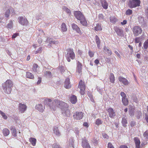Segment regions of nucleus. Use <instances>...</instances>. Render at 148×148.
Returning <instances> with one entry per match:
<instances>
[{"label":"nucleus","mask_w":148,"mask_h":148,"mask_svg":"<svg viewBox=\"0 0 148 148\" xmlns=\"http://www.w3.org/2000/svg\"><path fill=\"white\" fill-rule=\"evenodd\" d=\"M43 103L44 104L49 106L50 109L53 110H56L57 107L60 108L62 110L69 107L66 103L57 99L44 98Z\"/></svg>","instance_id":"nucleus-1"},{"label":"nucleus","mask_w":148,"mask_h":148,"mask_svg":"<svg viewBox=\"0 0 148 148\" xmlns=\"http://www.w3.org/2000/svg\"><path fill=\"white\" fill-rule=\"evenodd\" d=\"M74 15L75 18L80 21V23L83 26H86L88 24L86 19L82 13L79 11H75Z\"/></svg>","instance_id":"nucleus-2"},{"label":"nucleus","mask_w":148,"mask_h":148,"mask_svg":"<svg viewBox=\"0 0 148 148\" xmlns=\"http://www.w3.org/2000/svg\"><path fill=\"white\" fill-rule=\"evenodd\" d=\"M13 83L10 80H8L2 84V89L4 92L6 94H10L12 90Z\"/></svg>","instance_id":"nucleus-3"},{"label":"nucleus","mask_w":148,"mask_h":148,"mask_svg":"<svg viewBox=\"0 0 148 148\" xmlns=\"http://www.w3.org/2000/svg\"><path fill=\"white\" fill-rule=\"evenodd\" d=\"M67 54L65 55L66 59L68 62L71 61V59L73 60L75 58V53L73 49L69 48L67 49Z\"/></svg>","instance_id":"nucleus-4"},{"label":"nucleus","mask_w":148,"mask_h":148,"mask_svg":"<svg viewBox=\"0 0 148 148\" xmlns=\"http://www.w3.org/2000/svg\"><path fill=\"white\" fill-rule=\"evenodd\" d=\"M140 0H130L128 5L130 8H135L140 6Z\"/></svg>","instance_id":"nucleus-5"},{"label":"nucleus","mask_w":148,"mask_h":148,"mask_svg":"<svg viewBox=\"0 0 148 148\" xmlns=\"http://www.w3.org/2000/svg\"><path fill=\"white\" fill-rule=\"evenodd\" d=\"M132 30L134 35L135 36H137L139 34H140L142 31L141 28L137 25L134 27Z\"/></svg>","instance_id":"nucleus-6"},{"label":"nucleus","mask_w":148,"mask_h":148,"mask_svg":"<svg viewBox=\"0 0 148 148\" xmlns=\"http://www.w3.org/2000/svg\"><path fill=\"white\" fill-rule=\"evenodd\" d=\"M120 95L122 97V101L123 105L127 106L128 104V100L125 93L123 92H121Z\"/></svg>","instance_id":"nucleus-7"},{"label":"nucleus","mask_w":148,"mask_h":148,"mask_svg":"<svg viewBox=\"0 0 148 148\" xmlns=\"http://www.w3.org/2000/svg\"><path fill=\"white\" fill-rule=\"evenodd\" d=\"M77 65L76 75L77 76V75L78 76H80L82 74V64L80 62L78 61Z\"/></svg>","instance_id":"nucleus-8"},{"label":"nucleus","mask_w":148,"mask_h":148,"mask_svg":"<svg viewBox=\"0 0 148 148\" xmlns=\"http://www.w3.org/2000/svg\"><path fill=\"white\" fill-rule=\"evenodd\" d=\"M84 116V113L81 112H76L73 114L74 118L76 120L81 119Z\"/></svg>","instance_id":"nucleus-9"},{"label":"nucleus","mask_w":148,"mask_h":148,"mask_svg":"<svg viewBox=\"0 0 148 148\" xmlns=\"http://www.w3.org/2000/svg\"><path fill=\"white\" fill-rule=\"evenodd\" d=\"M82 144L83 148H90L89 143L85 137L82 138Z\"/></svg>","instance_id":"nucleus-10"},{"label":"nucleus","mask_w":148,"mask_h":148,"mask_svg":"<svg viewBox=\"0 0 148 148\" xmlns=\"http://www.w3.org/2000/svg\"><path fill=\"white\" fill-rule=\"evenodd\" d=\"M18 19L19 23L22 25H26L28 24V21L27 19L22 16L19 17Z\"/></svg>","instance_id":"nucleus-11"},{"label":"nucleus","mask_w":148,"mask_h":148,"mask_svg":"<svg viewBox=\"0 0 148 148\" xmlns=\"http://www.w3.org/2000/svg\"><path fill=\"white\" fill-rule=\"evenodd\" d=\"M46 42L49 43V44L48 45V47H51L52 44H56L58 43V42L54 40L53 41L51 38H47L46 41Z\"/></svg>","instance_id":"nucleus-12"},{"label":"nucleus","mask_w":148,"mask_h":148,"mask_svg":"<svg viewBox=\"0 0 148 148\" xmlns=\"http://www.w3.org/2000/svg\"><path fill=\"white\" fill-rule=\"evenodd\" d=\"M71 27L72 29L74 31L76 32L77 33L79 34H81V31L80 28L76 24L73 23L71 24Z\"/></svg>","instance_id":"nucleus-13"},{"label":"nucleus","mask_w":148,"mask_h":148,"mask_svg":"<svg viewBox=\"0 0 148 148\" xmlns=\"http://www.w3.org/2000/svg\"><path fill=\"white\" fill-rule=\"evenodd\" d=\"M68 108H66L62 109V113L63 115L69 117V116L70 115V112Z\"/></svg>","instance_id":"nucleus-14"},{"label":"nucleus","mask_w":148,"mask_h":148,"mask_svg":"<svg viewBox=\"0 0 148 148\" xmlns=\"http://www.w3.org/2000/svg\"><path fill=\"white\" fill-rule=\"evenodd\" d=\"M26 106L22 103H20L19 104V110L21 113L24 112L26 110Z\"/></svg>","instance_id":"nucleus-15"},{"label":"nucleus","mask_w":148,"mask_h":148,"mask_svg":"<svg viewBox=\"0 0 148 148\" xmlns=\"http://www.w3.org/2000/svg\"><path fill=\"white\" fill-rule=\"evenodd\" d=\"M109 116L111 118H113L115 116V113L113 109L111 108H108V110Z\"/></svg>","instance_id":"nucleus-16"},{"label":"nucleus","mask_w":148,"mask_h":148,"mask_svg":"<svg viewBox=\"0 0 148 148\" xmlns=\"http://www.w3.org/2000/svg\"><path fill=\"white\" fill-rule=\"evenodd\" d=\"M114 30L117 35L119 36H123V32L122 29L119 27H114Z\"/></svg>","instance_id":"nucleus-17"},{"label":"nucleus","mask_w":148,"mask_h":148,"mask_svg":"<svg viewBox=\"0 0 148 148\" xmlns=\"http://www.w3.org/2000/svg\"><path fill=\"white\" fill-rule=\"evenodd\" d=\"M64 87L67 89H69L71 88V85L70 84V79L68 78H67L65 80L64 85Z\"/></svg>","instance_id":"nucleus-18"},{"label":"nucleus","mask_w":148,"mask_h":148,"mask_svg":"<svg viewBox=\"0 0 148 148\" xmlns=\"http://www.w3.org/2000/svg\"><path fill=\"white\" fill-rule=\"evenodd\" d=\"M35 108L40 112H42L44 111L45 108L44 106H43L41 104H38L35 106Z\"/></svg>","instance_id":"nucleus-19"},{"label":"nucleus","mask_w":148,"mask_h":148,"mask_svg":"<svg viewBox=\"0 0 148 148\" xmlns=\"http://www.w3.org/2000/svg\"><path fill=\"white\" fill-rule=\"evenodd\" d=\"M119 81L122 82L125 85H128L129 83L127 80L123 77L121 76L119 77Z\"/></svg>","instance_id":"nucleus-20"},{"label":"nucleus","mask_w":148,"mask_h":148,"mask_svg":"<svg viewBox=\"0 0 148 148\" xmlns=\"http://www.w3.org/2000/svg\"><path fill=\"white\" fill-rule=\"evenodd\" d=\"M134 139L136 145V148H140V142L139 139L137 137H135Z\"/></svg>","instance_id":"nucleus-21"},{"label":"nucleus","mask_w":148,"mask_h":148,"mask_svg":"<svg viewBox=\"0 0 148 148\" xmlns=\"http://www.w3.org/2000/svg\"><path fill=\"white\" fill-rule=\"evenodd\" d=\"M101 2L103 8L105 9L108 8V4L106 0H101Z\"/></svg>","instance_id":"nucleus-22"},{"label":"nucleus","mask_w":148,"mask_h":148,"mask_svg":"<svg viewBox=\"0 0 148 148\" xmlns=\"http://www.w3.org/2000/svg\"><path fill=\"white\" fill-rule=\"evenodd\" d=\"M70 100L72 104H75L77 101V97L74 95H72L70 97Z\"/></svg>","instance_id":"nucleus-23"},{"label":"nucleus","mask_w":148,"mask_h":148,"mask_svg":"<svg viewBox=\"0 0 148 148\" xmlns=\"http://www.w3.org/2000/svg\"><path fill=\"white\" fill-rule=\"evenodd\" d=\"M53 131L54 133L56 135L59 136L61 135L60 133V132L58 128L57 127L55 126L53 128Z\"/></svg>","instance_id":"nucleus-24"},{"label":"nucleus","mask_w":148,"mask_h":148,"mask_svg":"<svg viewBox=\"0 0 148 148\" xmlns=\"http://www.w3.org/2000/svg\"><path fill=\"white\" fill-rule=\"evenodd\" d=\"M12 12V13L14 12V11L13 9L12 8H10L7 10L5 12V15L6 17H8L9 16L10 13H11Z\"/></svg>","instance_id":"nucleus-25"},{"label":"nucleus","mask_w":148,"mask_h":148,"mask_svg":"<svg viewBox=\"0 0 148 148\" xmlns=\"http://www.w3.org/2000/svg\"><path fill=\"white\" fill-rule=\"evenodd\" d=\"M95 41L96 42L97 45V47L99 49H100V41L99 38L98 36L96 35L95 36Z\"/></svg>","instance_id":"nucleus-26"},{"label":"nucleus","mask_w":148,"mask_h":148,"mask_svg":"<svg viewBox=\"0 0 148 148\" xmlns=\"http://www.w3.org/2000/svg\"><path fill=\"white\" fill-rule=\"evenodd\" d=\"M121 123L123 126L124 127H126L127 126V121L126 118L125 117H123L122 118Z\"/></svg>","instance_id":"nucleus-27"},{"label":"nucleus","mask_w":148,"mask_h":148,"mask_svg":"<svg viewBox=\"0 0 148 148\" xmlns=\"http://www.w3.org/2000/svg\"><path fill=\"white\" fill-rule=\"evenodd\" d=\"M109 79L110 81L112 83H114V77L113 73H111L109 75Z\"/></svg>","instance_id":"nucleus-28"},{"label":"nucleus","mask_w":148,"mask_h":148,"mask_svg":"<svg viewBox=\"0 0 148 148\" xmlns=\"http://www.w3.org/2000/svg\"><path fill=\"white\" fill-rule=\"evenodd\" d=\"M3 133L4 136H7L10 134V131L7 128H5L3 130Z\"/></svg>","instance_id":"nucleus-29"},{"label":"nucleus","mask_w":148,"mask_h":148,"mask_svg":"<svg viewBox=\"0 0 148 148\" xmlns=\"http://www.w3.org/2000/svg\"><path fill=\"white\" fill-rule=\"evenodd\" d=\"M61 30L62 32H65L67 31V28L65 24L63 23L61 25Z\"/></svg>","instance_id":"nucleus-30"},{"label":"nucleus","mask_w":148,"mask_h":148,"mask_svg":"<svg viewBox=\"0 0 148 148\" xmlns=\"http://www.w3.org/2000/svg\"><path fill=\"white\" fill-rule=\"evenodd\" d=\"M110 21L111 23L114 24L117 21V19L114 16H111L110 18Z\"/></svg>","instance_id":"nucleus-31"},{"label":"nucleus","mask_w":148,"mask_h":148,"mask_svg":"<svg viewBox=\"0 0 148 148\" xmlns=\"http://www.w3.org/2000/svg\"><path fill=\"white\" fill-rule=\"evenodd\" d=\"M11 130L13 136H16V131L15 128L14 127H11Z\"/></svg>","instance_id":"nucleus-32"},{"label":"nucleus","mask_w":148,"mask_h":148,"mask_svg":"<svg viewBox=\"0 0 148 148\" xmlns=\"http://www.w3.org/2000/svg\"><path fill=\"white\" fill-rule=\"evenodd\" d=\"M26 76L27 78L31 79H33L34 77V75L32 74L29 72H26Z\"/></svg>","instance_id":"nucleus-33"},{"label":"nucleus","mask_w":148,"mask_h":148,"mask_svg":"<svg viewBox=\"0 0 148 148\" xmlns=\"http://www.w3.org/2000/svg\"><path fill=\"white\" fill-rule=\"evenodd\" d=\"M44 73L45 76L48 77H51V73L49 71H44Z\"/></svg>","instance_id":"nucleus-34"},{"label":"nucleus","mask_w":148,"mask_h":148,"mask_svg":"<svg viewBox=\"0 0 148 148\" xmlns=\"http://www.w3.org/2000/svg\"><path fill=\"white\" fill-rule=\"evenodd\" d=\"M29 140L33 146H34L35 145L36 142V140L35 138H29Z\"/></svg>","instance_id":"nucleus-35"},{"label":"nucleus","mask_w":148,"mask_h":148,"mask_svg":"<svg viewBox=\"0 0 148 148\" xmlns=\"http://www.w3.org/2000/svg\"><path fill=\"white\" fill-rule=\"evenodd\" d=\"M74 140L73 138H72L69 140V146L71 147H74Z\"/></svg>","instance_id":"nucleus-36"},{"label":"nucleus","mask_w":148,"mask_h":148,"mask_svg":"<svg viewBox=\"0 0 148 148\" xmlns=\"http://www.w3.org/2000/svg\"><path fill=\"white\" fill-rule=\"evenodd\" d=\"M103 51L104 52H107L109 55H111L112 54V52L108 49H107L106 47H104L103 48Z\"/></svg>","instance_id":"nucleus-37"},{"label":"nucleus","mask_w":148,"mask_h":148,"mask_svg":"<svg viewBox=\"0 0 148 148\" xmlns=\"http://www.w3.org/2000/svg\"><path fill=\"white\" fill-rule=\"evenodd\" d=\"M135 115L137 118L138 119L142 116V112L140 111H137Z\"/></svg>","instance_id":"nucleus-38"},{"label":"nucleus","mask_w":148,"mask_h":148,"mask_svg":"<svg viewBox=\"0 0 148 148\" xmlns=\"http://www.w3.org/2000/svg\"><path fill=\"white\" fill-rule=\"evenodd\" d=\"M95 30L96 31L101 30L102 28L100 25L99 24H97L96 26L95 27Z\"/></svg>","instance_id":"nucleus-39"},{"label":"nucleus","mask_w":148,"mask_h":148,"mask_svg":"<svg viewBox=\"0 0 148 148\" xmlns=\"http://www.w3.org/2000/svg\"><path fill=\"white\" fill-rule=\"evenodd\" d=\"M38 65L36 64H34L32 67L33 70L35 72H37V68L38 67Z\"/></svg>","instance_id":"nucleus-40"},{"label":"nucleus","mask_w":148,"mask_h":148,"mask_svg":"<svg viewBox=\"0 0 148 148\" xmlns=\"http://www.w3.org/2000/svg\"><path fill=\"white\" fill-rule=\"evenodd\" d=\"M63 9L64 11L66 12L69 15L71 14V11L68 8L66 7H64L63 8Z\"/></svg>","instance_id":"nucleus-41"},{"label":"nucleus","mask_w":148,"mask_h":148,"mask_svg":"<svg viewBox=\"0 0 148 148\" xmlns=\"http://www.w3.org/2000/svg\"><path fill=\"white\" fill-rule=\"evenodd\" d=\"M13 27V22L12 20H10L9 23L7 24L8 28L11 29Z\"/></svg>","instance_id":"nucleus-42"},{"label":"nucleus","mask_w":148,"mask_h":148,"mask_svg":"<svg viewBox=\"0 0 148 148\" xmlns=\"http://www.w3.org/2000/svg\"><path fill=\"white\" fill-rule=\"evenodd\" d=\"M143 47L145 49H147L148 48V39L144 43Z\"/></svg>","instance_id":"nucleus-43"},{"label":"nucleus","mask_w":148,"mask_h":148,"mask_svg":"<svg viewBox=\"0 0 148 148\" xmlns=\"http://www.w3.org/2000/svg\"><path fill=\"white\" fill-rule=\"evenodd\" d=\"M132 13V10L129 9L127 10L125 12V14L127 15H130Z\"/></svg>","instance_id":"nucleus-44"},{"label":"nucleus","mask_w":148,"mask_h":148,"mask_svg":"<svg viewBox=\"0 0 148 148\" xmlns=\"http://www.w3.org/2000/svg\"><path fill=\"white\" fill-rule=\"evenodd\" d=\"M0 114L1 115L4 119H7V117L5 115V113L1 110H0Z\"/></svg>","instance_id":"nucleus-45"},{"label":"nucleus","mask_w":148,"mask_h":148,"mask_svg":"<svg viewBox=\"0 0 148 148\" xmlns=\"http://www.w3.org/2000/svg\"><path fill=\"white\" fill-rule=\"evenodd\" d=\"M95 123L97 125H99L102 123V121L100 119H98L96 120Z\"/></svg>","instance_id":"nucleus-46"},{"label":"nucleus","mask_w":148,"mask_h":148,"mask_svg":"<svg viewBox=\"0 0 148 148\" xmlns=\"http://www.w3.org/2000/svg\"><path fill=\"white\" fill-rule=\"evenodd\" d=\"M42 51V47H40L38 48V49L36 51H35V54L38 53H41Z\"/></svg>","instance_id":"nucleus-47"},{"label":"nucleus","mask_w":148,"mask_h":148,"mask_svg":"<svg viewBox=\"0 0 148 148\" xmlns=\"http://www.w3.org/2000/svg\"><path fill=\"white\" fill-rule=\"evenodd\" d=\"M53 148H62L60 145L57 144V143H54L53 145Z\"/></svg>","instance_id":"nucleus-48"},{"label":"nucleus","mask_w":148,"mask_h":148,"mask_svg":"<svg viewBox=\"0 0 148 148\" xmlns=\"http://www.w3.org/2000/svg\"><path fill=\"white\" fill-rule=\"evenodd\" d=\"M141 38L140 37H136L135 38V42L138 43L140 42Z\"/></svg>","instance_id":"nucleus-49"},{"label":"nucleus","mask_w":148,"mask_h":148,"mask_svg":"<svg viewBox=\"0 0 148 148\" xmlns=\"http://www.w3.org/2000/svg\"><path fill=\"white\" fill-rule=\"evenodd\" d=\"M98 18L99 20H101L104 19V17L102 14H100L99 15Z\"/></svg>","instance_id":"nucleus-50"},{"label":"nucleus","mask_w":148,"mask_h":148,"mask_svg":"<svg viewBox=\"0 0 148 148\" xmlns=\"http://www.w3.org/2000/svg\"><path fill=\"white\" fill-rule=\"evenodd\" d=\"M88 54L90 57L91 58L94 56V53L93 52L91 51L90 50H89Z\"/></svg>","instance_id":"nucleus-51"},{"label":"nucleus","mask_w":148,"mask_h":148,"mask_svg":"<svg viewBox=\"0 0 148 148\" xmlns=\"http://www.w3.org/2000/svg\"><path fill=\"white\" fill-rule=\"evenodd\" d=\"M144 136L146 138L148 139V132L146 131L143 134Z\"/></svg>","instance_id":"nucleus-52"},{"label":"nucleus","mask_w":148,"mask_h":148,"mask_svg":"<svg viewBox=\"0 0 148 148\" xmlns=\"http://www.w3.org/2000/svg\"><path fill=\"white\" fill-rule=\"evenodd\" d=\"M102 135L104 139H108L109 138V136L106 134L103 133Z\"/></svg>","instance_id":"nucleus-53"},{"label":"nucleus","mask_w":148,"mask_h":148,"mask_svg":"<svg viewBox=\"0 0 148 148\" xmlns=\"http://www.w3.org/2000/svg\"><path fill=\"white\" fill-rule=\"evenodd\" d=\"M136 122L134 121H131L130 123V125L131 127H133L136 125Z\"/></svg>","instance_id":"nucleus-54"},{"label":"nucleus","mask_w":148,"mask_h":148,"mask_svg":"<svg viewBox=\"0 0 148 148\" xmlns=\"http://www.w3.org/2000/svg\"><path fill=\"white\" fill-rule=\"evenodd\" d=\"M79 87L81 90H85V85L84 84L79 86Z\"/></svg>","instance_id":"nucleus-55"},{"label":"nucleus","mask_w":148,"mask_h":148,"mask_svg":"<svg viewBox=\"0 0 148 148\" xmlns=\"http://www.w3.org/2000/svg\"><path fill=\"white\" fill-rule=\"evenodd\" d=\"M18 35V34L17 33L14 34L12 36V38H16Z\"/></svg>","instance_id":"nucleus-56"},{"label":"nucleus","mask_w":148,"mask_h":148,"mask_svg":"<svg viewBox=\"0 0 148 148\" xmlns=\"http://www.w3.org/2000/svg\"><path fill=\"white\" fill-rule=\"evenodd\" d=\"M145 15L146 17L148 19V8L145 10Z\"/></svg>","instance_id":"nucleus-57"},{"label":"nucleus","mask_w":148,"mask_h":148,"mask_svg":"<svg viewBox=\"0 0 148 148\" xmlns=\"http://www.w3.org/2000/svg\"><path fill=\"white\" fill-rule=\"evenodd\" d=\"M108 148H114L113 146L111 143H109L108 146Z\"/></svg>","instance_id":"nucleus-58"},{"label":"nucleus","mask_w":148,"mask_h":148,"mask_svg":"<svg viewBox=\"0 0 148 148\" xmlns=\"http://www.w3.org/2000/svg\"><path fill=\"white\" fill-rule=\"evenodd\" d=\"M64 68H65L64 67L62 66L60 68V69L62 73L64 72L65 70Z\"/></svg>","instance_id":"nucleus-59"},{"label":"nucleus","mask_w":148,"mask_h":148,"mask_svg":"<svg viewBox=\"0 0 148 148\" xmlns=\"http://www.w3.org/2000/svg\"><path fill=\"white\" fill-rule=\"evenodd\" d=\"M128 47L129 48L131 49V53H132L133 52V47L130 45H128Z\"/></svg>","instance_id":"nucleus-60"},{"label":"nucleus","mask_w":148,"mask_h":148,"mask_svg":"<svg viewBox=\"0 0 148 148\" xmlns=\"http://www.w3.org/2000/svg\"><path fill=\"white\" fill-rule=\"evenodd\" d=\"M38 80L37 83V84H39L41 82V77H38Z\"/></svg>","instance_id":"nucleus-61"},{"label":"nucleus","mask_w":148,"mask_h":148,"mask_svg":"<svg viewBox=\"0 0 148 148\" xmlns=\"http://www.w3.org/2000/svg\"><path fill=\"white\" fill-rule=\"evenodd\" d=\"M127 23V21L126 20H124L123 22H121V24L123 25L126 24Z\"/></svg>","instance_id":"nucleus-62"},{"label":"nucleus","mask_w":148,"mask_h":148,"mask_svg":"<svg viewBox=\"0 0 148 148\" xmlns=\"http://www.w3.org/2000/svg\"><path fill=\"white\" fill-rule=\"evenodd\" d=\"M130 114L131 116H133L134 115V112L132 110H131L130 111Z\"/></svg>","instance_id":"nucleus-63"},{"label":"nucleus","mask_w":148,"mask_h":148,"mask_svg":"<svg viewBox=\"0 0 148 148\" xmlns=\"http://www.w3.org/2000/svg\"><path fill=\"white\" fill-rule=\"evenodd\" d=\"M119 148H128L127 146L125 145L120 146Z\"/></svg>","instance_id":"nucleus-64"}]
</instances>
